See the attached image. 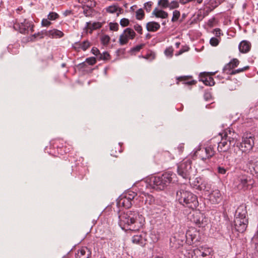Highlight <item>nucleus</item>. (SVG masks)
Here are the masks:
<instances>
[{
    "label": "nucleus",
    "mask_w": 258,
    "mask_h": 258,
    "mask_svg": "<svg viewBox=\"0 0 258 258\" xmlns=\"http://www.w3.org/2000/svg\"><path fill=\"white\" fill-rule=\"evenodd\" d=\"M119 224L122 229L136 231L143 225V222L140 220V215L134 212L122 213L119 215Z\"/></svg>",
    "instance_id": "f257e3e1"
},
{
    "label": "nucleus",
    "mask_w": 258,
    "mask_h": 258,
    "mask_svg": "<svg viewBox=\"0 0 258 258\" xmlns=\"http://www.w3.org/2000/svg\"><path fill=\"white\" fill-rule=\"evenodd\" d=\"M176 199L180 204L192 209L198 205L196 196L185 189H180L176 192Z\"/></svg>",
    "instance_id": "f03ea898"
},
{
    "label": "nucleus",
    "mask_w": 258,
    "mask_h": 258,
    "mask_svg": "<svg viewBox=\"0 0 258 258\" xmlns=\"http://www.w3.org/2000/svg\"><path fill=\"white\" fill-rule=\"evenodd\" d=\"M222 136V140L219 143L218 150L220 152H227L232 145L234 146L236 142L235 134L230 130L226 131Z\"/></svg>",
    "instance_id": "7ed1b4c3"
},
{
    "label": "nucleus",
    "mask_w": 258,
    "mask_h": 258,
    "mask_svg": "<svg viewBox=\"0 0 258 258\" xmlns=\"http://www.w3.org/2000/svg\"><path fill=\"white\" fill-rule=\"evenodd\" d=\"M191 160L188 159L183 161L178 165L177 173L183 178L187 179L195 175V171L191 168Z\"/></svg>",
    "instance_id": "20e7f679"
},
{
    "label": "nucleus",
    "mask_w": 258,
    "mask_h": 258,
    "mask_svg": "<svg viewBox=\"0 0 258 258\" xmlns=\"http://www.w3.org/2000/svg\"><path fill=\"white\" fill-rule=\"evenodd\" d=\"M254 144V136L251 134H247L242 138L241 142L237 147L242 152L247 153L252 149Z\"/></svg>",
    "instance_id": "39448f33"
},
{
    "label": "nucleus",
    "mask_w": 258,
    "mask_h": 258,
    "mask_svg": "<svg viewBox=\"0 0 258 258\" xmlns=\"http://www.w3.org/2000/svg\"><path fill=\"white\" fill-rule=\"evenodd\" d=\"M17 23L15 25L14 27L18 29L21 33L28 34L29 31H34L33 25L27 19L20 17L17 19Z\"/></svg>",
    "instance_id": "423d86ee"
},
{
    "label": "nucleus",
    "mask_w": 258,
    "mask_h": 258,
    "mask_svg": "<svg viewBox=\"0 0 258 258\" xmlns=\"http://www.w3.org/2000/svg\"><path fill=\"white\" fill-rule=\"evenodd\" d=\"M191 258H212L213 250L209 247L200 246L194 250Z\"/></svg>",
    "instance_id": "0eeeda50"
},
{
    "label": "nucleus",
    "mask_w": 258,
    "mask_h": 258,
    "mask_svg": "<svg viewBox=\"0 0 258 258\" xmlns=\"http://www.w3.org/2000/svg\"><path fill=\"white\" fill-rule=\"evenodd\" d=\"M197 156L201 160L205 161L213 157L215 154V151L211 147H206L200 149L196 152Z\"/></svg>",
    "instance_id": "6e6552de"
},
{
    "label": "nucleus",
    "mask_w": 258,
    "mask_h": 258,
    "mask_svg": "<svg viewBox=\"0 0 258 258\" xmlns=\"http://www.w3.org/2000/svg\"><path fill=\"white\" fill-rule=\"evenodd\" d=\"M186 239L190 243H195L201 239V235L199 231L195 228H190L186 233Z\"/></svg>",
    "instance_id": "1a4fd4ad"
},
{
    "label": "nucleus",
    "mask_w": 258,
    "mask_h": 258,
    "mask_svg": "<svg viewBox=\"0 0 258 258\" xmlns=\"http://www.w3.org/2000/svg\"><path fill=\"white\" fill-rule=\"evenodd\" d=\"M136 35L134 31L131 28L125 29L123 32L120 35L119 39V42L120 45H124L128 42L129 39H133Z\"/></svg>",
    "instance_id": "9d476101"
},
{
    "label": "nucleus",
    "mask_w": 258,
    "mask_h": 258,
    "mask_svg": "<svg viewBox=\"0 0 258 258\" xmlns=\"http://www.w3.org/2000/svg\"><path fill=\"white\" fill-rule=\"evenodd\" d=\"M247 222V219L245 217H236L234 221L235 229L239 232H243L246 230Z\"/></svg>",
    "instance_id": "9b49d317"
},
{
    "label": "nucleus",
    "mask_w": 258,
    "mask_h": 258,
    "mask_svg": "<svg viewBox=\"0 0 258 258\" xmlns=\"http://www.w3.org/2000/svg\"><path fill=\"white\" fill-rule=\"evenodd\" d=\"M190 219L197 225L200 226L204 221V214L199 210L193 211L190 213Z\"/></svg>",
    "instance_id": "f8f14e48"
},
{
    "label": "nucleus",
    "mask_w": 258,
    "mask_h": 258,
    "mask_svg": "<svg viewBox=\"0 0 258 258\" xmlns=\"http://www.w3.org/2000/svg\"><path fill=\"white\" fill-rule=\"evenodd\" d=\"M239 183L237 185V189L246 190L250 188L253 184V181L250 179H247L244 176L240 177L238 179Z\"/></svg>",
    "instance_id": "ddd939ff"
},
{
    "label": "nucleus",
    "mask_w": 258,
    "mask_h": 258,
    "mask_svg": "<svg viewBox=\"0 0 258 258\" xmlns=\"http://www.w3.org/2000/svg\"><path fill=\"white\" fill-rule=\"evenodd\" d=\"M215 73L203 72L200 74L202 81L206 85L213 86L214 82L212 76L214 75Z\"/></svg>",
    "instance_id": "4468645a"
},
{
    "label": "nucleus",
    "mask_w": 258,
    "mask_h": 258,
    "mask_svg": "<svg viewBox=\"0 0 258 258\" xmlns=\"http://www.w3.org/2000/svg\"><path fill=\"white\" fill-rule=\"evenodd\" d=\"M136 195L137 194L134 192L129 193L127 195H126L124 198H121L119 202H121V204L123 207L128 208L132 205L131 201L133 200Z\"/></svg>",
    "instance_id": "2eb2a0df"
},
{
    "label": "nucleus",
    "mask_w": 258,
    "mask_h": 258,
    "mask_svg": "<svg viewBox=\"0 0 258 258\" xmlns=\"http://www.w3.org/2000/svg\"><path fill=\"white\" fill-rule=\"evenodd\" d=\"M191 185L195 187L197 189L200 190H205L206 189V183H201L200 184L201 179L199 178H195L193 176H191L188 178Z\"/></svg>",
    "instance_id": "dca6fc26"
},
{
    "label": "nucleus",
    "mask_w": 258,
    "mask_h": 258,
    "mask_svg": "<svg viewBox=\"0 0 258 258\" xmlns=\"http://www.w3.org/2000/svg\"><path fill=\"white\" fill-rule=\"evenodd\" d=\"M144 234L138 232L136 234L133 235L132 241L134 244L143 246L145 244L146 239L143 236Z\"/></svg>",
    "instance_id": "f3484780"
},
{
    "label": "nucleus",
    "mask_w": 258,
    "mask_h": 258,
    "mask_svg": "<svg viewBox=\"0 0 258 258\" xmlns=\"http://www.w3.org/2000/svg\"><path fill=\"white\" fill-rule=\"evenodd\" d=\"M209 200L212 204L218 203L221 200V194L218 189L213 190L209 195Z\"/></svg>",
    "instance_id": "a211bd4d"
},
{
    "label": "nucleus",
    "mask_w": 258,
    "mask_h": 258,
    "mask_svg": "<svg viewBox=\"0 0 258 258\" xmlns=\"http://www.w3.org/2000/svg\"><path fill=\"white\" fill-rule=\"evenodd\" d=\"M45 34V35L52 38H59L62 37L64 35L62 31L56 29L46 31Z\"/></svg>",
    "instance_id": "6ab92c4d"
},
{
    "label": "nucleus",
    "mask_w": 258,
    "mask_h": 258,
    "mask_svg": "<svg viewBox=\"0 0 258 258\" xmlns=\"http://www.w3.org/2000/svg\"><path fill=\"white\" fill-rule=\"evenodd\" d=\"M153 183L154 188L162 190L166 187V185L164 184V182L163 181L162 176L155 177Z\"/></svg>",
    "instance_id": "aec40b11"
},
{
    "label": "nucleus",
    "mask_w": 258,
    "mask_h": 258,
    "mask_svg": "<svg viewBox=\"0 0 258 258\" xmlns=\"http://www.w3.org/2000/svg\"><path fill=\"white\" fill-rule=\"evenodd\" d=\"M90 252L89 249L86 247H82L79 249L76 254V258H89Z\"/></svg>",
    "instance_id": "412c9836"
},
{
    "label": "nucleus",
    "mask_w": 258,
    "mask_h": 258,
    "mask_svg": "<svg viewBox=\"0 0 258 258\" xmlns=\"http://www.w3.org/2000/svg\"><path fill=\"white\" fill-rule=\"evenodd\" d=\"M106 11L111 14L116 13V15L118 16L119 14L123 13V10L117 5H112L106 8Z\"/></svg>",
    "instance_id": "4be33fe9"
},
{
    "label": "nucleus",
    "mask_w": 258,
    "mask_h": 258,
    "mask_svg": "<svg viewBox=\"0 0 258 258\" xmlns=\"http://www.w3.org/2000/svg\"><path fill=\"white\" fill-rule=\"evenodd\" d=\"M160 24L155 22H150L146 25V28L147 30L151 32L156 31L160 28Z\"/></svg>",
    "instance_id": "5701e85b"
},
{
    "label": "nucleus",
    "mask_w": 258,
    "mask_h": 258,
    "mask_svg": "<svg viewBox=\"0 0 258 258\" xmlns=\"http://www.w3.org/2000/svg\"><path fill=\"white\" fill-rule=\"evenodd\" d=\"M239 64V61L236 58L233 59L229 63L227 64L224 68V70L225 72L230 71L232 69L236 67Z\"/></svg>",
    "instance_id": "b1692460"
},
{
    "label": "nucleus",
    "mask_w": 258,
    "mask_h": 258,
    "mask_svg": "<svg viewBox=\"0 0 258 258\" xmlns=\"http://www.w3.org/2000/svg\"><path fill=\"white\" fill-rule=\"evenodd\" d=\"M102 25L99 22L94 23L92 24L87 23V26L85 27L86 32H89L90 33H92L93 30L98 29L101 27Z\"/></svg>",
    "instance_id": "393cba45"
},
{
    "label": "nucleus",
    "mask_w": 258,
    "mask_h": 258,
    "mask_svg": "<svg viewBox=\"0 0 258 258\" xmlns=\"http://www.w3.org/2000/svg\"><path fill=\"white\" fill-rule=\"evenodd\" d=\"M140 197L143 199H145L146 203L148 202L150 205L152 204L155 201V199L152 196L143 191L140 193Z\"/></svg>",
    "instance_id": "a878e982"
},
{
    "label": "nucleus",
    "mask_w": 258,
    "mask_h": 258,
    "mask_svg": "<svg viewBox=\"0 0 258 258\" xmlns=\"http://www.w3.org/2000/svg\"><path fill=\"white\" fill-rule=\"evenodd\" d=\"M153 15H155L157 18H160L162 19L166 18L168 15V13L163 10H159L156 8L152 13Z\"/></svg>",
    "instance_id": "bb28decb"
},
{
    "label": "nucleus",
    "mask_w": 258,
    "mask_h": 258,
    "mask_svg": "<svg viewBox=\"0 0 258 258\" xmlns=\"http://www.w3.org/2000/svg\"><path fill=\"white\" fill-rule=\"evenodd\" d=\"M249 49L250 45L248 42L246 41H243L239 44V49L240 52L245 53L248 51Z\"/></svg>",
    "instance_id": "cd10ccee"
},
{
    "label": "nucleus",
    "mask_w": 258,
    "mask_h": 258,
    "mask_svg": "<svg viewBox=\"0 0 258 258\" xmlns=\"http://www.w3.org/2000/svg\"><path fill=\"white\" fill-rule=\"evenodd\" d=\"M174 175V174L170 173H165L162 175V177L164 182V184H165L166 186L172 182L173 179L172 176Z\"/></svg>",
    "instance_id": "c85d7f7f"
},
{
    "label": "nucleus",
    "mask_w": 258,
    "mask_h": 258,
    "mask_svg": "<svg viewBox=\"0 0 258 258\" xmlns=\"http://www.w3.org/2000/svg\"><path fill=\"white\" fill-rule=\"evenodd\" d=\"M80 2L81 4H82L83 6V8L85 7H86L89 9L93 8L95 6V3L91 1V0H80Z\"/></svg>",
    "instance_id": "c756f323"
},
{
    "label": "nucleus",
    "mask_w": 258,
    "mask_h": 258,
    "mask_svg": "<svg viewBox=\"0 0 258 258\" xmlns=\"http://www.w3.org/2000/svg\"><path fill=\"white\" fill-rule=\"evenodd\" d=\"M251 240L255 245V249L258 254V231L254 235Z\"/></svg>",
    "instance_id": "7c9ffc66"
},
{
    "label": "nucleus",
    "mask_w": 258,
    "mask_h": 258,
    "mask_svg": "<svg viewBox=\"0 0 258 258\" xmlns=\"http://www.w3.org/2000/svg\"><path fill=\"white\" fill-rule=\"evenodd\" d=\"M58 15L55 12L50 13L47 16V18L50 21L55 20L58 18Z\"/></svg>",
    "instance_id": "2f4dec72"
},
{
    "label": "nucleus",
    "mask_w": 258,
    "mask_h": 258,
    "mask_svg": "<svg viewBox=\"0 0 258 258\" xmlns=\"http://www.w3.org/2000/svg\"><path fill=\"white\" fill-rule=\"evenodd\" d=\"M144 12L142 9L138 10L136 12V18L138 20H141L144 17Z\"/></svg>",
    "instance_id": "473e14b6"
},
{
    "label": "nucleus",
    "mask_w": 258,
    "mask_h": 258,
    "mask_svg": "<svg viewBox=\"0 0 258 258\" xmlns=\"http://www.w3.org/2000/svg\"><path fill=\"white\" fill-rule=\"evenodd\" d=\"M180 12L177 10H175L173 13V17L172 18V22H175L177 21L180 17Z\"/></svg>",
    "instance_id": "72a5a7b5"
},
{
    "label": "nucleus",
    "mask_w": 258,
    "mask_h": 258,
    "mask_svg": "<svg viewBox=\"0 0 258 258\" xmlns=\"http://www.w3.org/2000/svg\"><path fill=\"white\" fill-rule=\"evenodd\" d=\"M158 4L162 7L165 8L169 6V2L168 0H160L158 2Z\"/></svg>",
    "instance_id": "f704fd0d"
},
{
    "label": "nucleus",
    "mask_w": 258,
    "mask_h": 258,
    "mask_svg": "<svg viewBox=\"0 0 258 258\" xmlns=\"http://www.w3.org/2000/svg\"><path fill=\"white\" fill-rule=\"evenodd\" d=\"M173 49L172 47H168L165 50V54L166 56L171 57L173 54Z\"/></svg>",
    "instance_id": "c9c22d12"
},
{
    "label": "nucleus",
    "mask_w": 258,
    "mask_h": 258,
    "mask_svg": "<svg viewBox=\"0 0 258 258\" xmlns=\"http://www.w3.org/2000/svg\"><path fill=\"white\" fill-rule=\"evenodd\" d=\"M249 68V67L248 66H246V67H245L242 69H237V70H236L235 71H232L231 72H230L229 73V74H235L236 73H240V72H242L246 70H247ZM227 73H228V72H227Z\"/></svg>",
    "instance_id": "e433bc0d"
},
{
    "label": "nucleus",
    "mask_w": 258,
    "mask_h": 258,
    "mask_svg": "<svg viewBox=\"0 0 258 258\" xmlns=\"http://www.w3.org/2000/svg\"><path fill=\"white\" fill-rule=\"evenodd\" d=\"M252 169L255 173H258V160L252 163L251 170Z\"/></svg>",
    "instance_id": "4c0bfd02"
},
{
    "label": "nucleus",
    "mask_w": 258,
    "mask_h": 258,
    "mask_svg": "<svg viewBox=\"0 0 258 258\" xmlns=\"http://www.w3.org/2000/svg\"><path fill=\"white\" fill-rule=\"evenodd\" d=\"M130 21L127 19L123 18L120 20V24L122 27H125L129 25Z\"/></svg>",
    "instance_id": "58836bf2"
},
{
    "label": "nucleus",
    "mask_w": 258,
    "mask_h": 258,
    "mask_svg": "<svg viewBox=\"0 0 258 258\" xmlns=\"http://www.w3.org/2000/svg\"><path fill=\"white\" fill-rule=\"evenodd\" d=\"M90 46V43L88 41H84L80 44V47L83 50H86Z\"/></svg>",
    "instance_id": "ea45409f"
},
{
    "label": "nucleus",
    "mask_w": 258,
    "mask_h": 258,
    "mask_svg": "<svg viewBox=\"0 0 258 258\" xmlns=\"http://www.w3.org/2000/svg\"><path fill=\"white\" fill-rule=\"evenodd\" d=\"M109 28L111 30L116 31L118 28V25L116 23H110L109 24Z\"/></svg>",
    "instance_id": "a19ab883"
},
{
    "label": "nucleus",
    "mask_w": 258,
    "mask_h": 258,
    "mask_svg": "<svg viewBox=\"0 0 258 258\" xmlns=\"http://www.w3.org/2000/svg\"><path fill=\"white\" fill-rule=\"evenodd\" d=\"M179 6L178 3L177 1H172L170 4H169L168 7L170 9H173L178 8Z\"/></svg>",
    "instance_id": "79ce46f5"
},
{
    "label": "nucleus",
    "mask_w": 258,
    "mask_h": 258,
    "mask_svg": "<svg viewBox=\"0 0 258 258\" xmlns=\"http://www.w3.org/2000/svg\"><path fill=\"white\" fill-rule=\"evenodd\" d=\"M109 57H110V55L107 52H104L103 53L100 54V58L101 59L107 60L109 58Z\"/></svg>",
    "instance_id": "37998d69"
},
{
    "label": "nucleus",
    "mask_w": 258,
    "mask_h": 258,
    "mask_svg": "<svg viewBox=\"0 0 258 258\" xmlns=\"http://www.w3.org/2000/svg\"><path fill=\"white\" fill-rule=\"evenodd\" d=\"M48 19H43L41 21V24L43 26L48 27L50 26L51 23L49 21Z\"/></svg>",
    "instance_id": "c03bdc74"
},
{
    "label": "nucleus",
    "mask_w": 258,
    "mask_h": 258,
    "mask_svg": "<svg viewBox=\"0 0 258 258\" xmlns=\"http://www.w3.org/2000/svg\"><path fill=\"white\" fill-rule=\"evenodd\" d=\"M110 40V37L107 35L103 36L101 38L102 42L104 44H107Z\"/></svg>",
    "instance_id": "a18cd8bd"
},
{
    "label": "nucleus",
    "mask_w": 258,
    "mask_h": 258,
    "mask_svg": "<svg viewBox=\"0 0 258 258\" xmlns=\"http://www.w3.org/2000/svg\"><path fill=\"white\" fill-rule=\"evenodd\" d=\"M218 43L219 41L217 38L213 37L210 39V44L212 45L215 46H217L218 44Z\"/></svg>",
    "instance_id": "49530a36"
},
{
    "label": "nucleus",
    "mask_w": 258,
    "mask_h": 258,
    "mask_svg": "<svg viewBox=\"0 0 258 258\" xmlns=\"http://www.w3.org/2000/svg\"><path fill=\"white\" fill-rule=\"evenodd\" d=\"M86 62L89 64L93 65L95 63L96 59L94 57H90L86 59Z\"/></svg>",
    "instance_id": "de8ad7c7"
},
{
    "label": "nucleus",
    "mask_w": 258,
    "mask_h": 258,
    "mask_svg": "<svg viewBox=\"0 0 258 258\" xmlns=\"http://www.w3.org/2000/svg\"><path fill=\"white\" fill-rule=\"evenodd\" d=\"M135 30L138 33L142 34V27L139 25L136 24L134 26Z\"/></svg>",
    "instance_id": "09e8293b"
},
{
    "label": "nucleus",
    "mask_w": 258,
    "mask_h": 258,
    "mask_svg": "<svg viewBox=\"0 0 258 258\" xmlns=\"http://www.w3.org/2000/svg\"><path fill=\"white\" fill-rule=\"evenodd\" d=\"M218 171L219 173L225 174L226 172V170L223 167H219L218 168Z\"/></svg>",
    "instance_id": "8fccbe9b"
},
{
    "label": "nucleus",
    "mask_w": 258,
    "mask_h": 258,
    "mask_svg": "<svg viewBox=\"0 0 258 258\" xmlns=\"http://www.w3.org/2000/svg\"><path fill=\"white\" fill-rule=\"evenodd\" d=\"M144 46V45L143 44H141V45H137L136 46V47H134L133 49H132V50L134 51H139L142 48L143 46Z\"/></svg>",
    "instance_id": "3c124183"
},
{
    "label": "nucleus",
    "mask_w": 258,
    "mask_h": 258,
    "mask_svg": "<svg viewBox=\"0 0 258 258\" xmlns=\"http://www.w3.org/2000/svg\"><path fill=\"white\" fill-rule=\"evenodd\" d=\"M214 33L217 36H220L221 34V30L219 29H215L214 30Z\"/></svg>",
    "instance_id": "603ef678"
},
{
    "label": "nucleus",
    "mask_w": 258,
    "mask_h": 258,
    "mask_svg": "<svg viewBox=\"0 0 258 258\" xmlns=\"http://www.w3.org/2000/svg\"><path fill=\"white\" fill-rule=\"evenodd\" d=\"M92 52L95 55H97L99 53V50L97 48H95V47H93L92 49Z\"/></svg>",
    "instance_id": "864d4df0"
},
{
    "label": "nucleus",
    "mask_w": 258,
    "mask_h": 258,
    "mask_svg": "<svg viewBox=\"0 0 258 258\" xmlns=\"http://www.w3.org/2000/svg\"><path fill=\"white\" fill-rule=\"evenodd\" d=\"M180 3L182 4H185L189 2H190V0H180Z\"/></svg>",
    "instance_id": "5fc2aeb1"
},
{
    "label": "nucleus",
    "mask_w": 258,
    "mask_h": 258,
    "mask_svg": "<svg viewBox=\"0 0 258 258\" xmlns=\"http://www.w3.org/2000/svg\"><path fill=\"white\" fill-rule=\"evenodd\" d=\"M188 79V77H183L179 78L178 79L179 80L182 81V80H186Z\"/></svg>",
    "instance_id": "6e6d98bb"
},
{
    "label": "nucleus",
    "mask_w": 258,
    "mask_h": 258,
    "mask_svg": "<svg viewBox=\"0 0 258 258\" xmlns=\"http://www.w3.org/2000/svg\"><path fill=\"white\" fill-rule=\"evenodd\" d=\"M196 83V82L194 80L191 81H190V82H187L186 83H185L186 84H188V85H192V84H195Z\"/></svg>",
    "instance_id": "4d7b16f0"
},
{
    "label": "nucleus",
    "mask_w": 258,
    "mask_h": 258,
    "mask_svg": "<svg viewBox=\"0 0 258 258\" xmlns=\"http://www.w3.org/2000/svg\"><path fill=\"white\" fill-rule=\"evenodd\" d=\"M72 14V11H66V16L68 15H70Z\"/></svg>",
    "instance_id": "13d9d810"
},
{
    "label": "nucleus",
    "mask_w": 258,
    "mask_h": 258,
    "mask_svg": "<svg viewBox=\"0 0 258 258\" xmlns=\"http://www.w3.org/2000/svg\"><path fill=\"white\" fill-rule=\"evenodd\" d=\"M158 240V238L156 237L154 239H153V241L154 242H157Z\"/></svg>",
    "instance_id": "bf43d9fd"
},
{
    "label": "nucleus",
    "mask_w": 258,
    "mask_h": 258,
    "mask_svg": "<svg viewBox=\"0 0 258 258\" xmlns=\"http://www.w3.org/2000/svg\"><path fill=\"white\" fill-rule=\"evenodd\" d=\"M179 44H180V43L177 42V43H176V46L177 47H179Z\"/></svg>",
    "instance_id": "052dcab7"
},
{
    "label": "nucleus",
    "mask_w": 258,
    "mask_h": 258,
    "mask_svg": "<svg viewBox=\"0 0 258 258\" xmlns=\"http://www.w3.org/2000/svg\"><path fill=\"white\" fill-rule=\"evenodd\" d=\"M152 258H162V257H159V256H152Z\"/></svg>",
    "instance_id": "680f3d73"
},
{
    "label": "nucleus",
    "mask_w": 258,
    "mask_h": 258,
    "mask_svg": "<svg viewBox=\"0 0 258 258\" xmlns=\"http://www.w3.org/2000/svg\"><path fill=\"white\" fill-rule=\"evenodd\" d=\"M61 66H62V67H64V63H62V64H61Z\"/></svg>",
    "instance_id": "e2e57ef3"
},
{
    "label": "nucleus",
    "mask_w": 258,
    "mask_h": 258,
    "mask_svg": "<svg viewBox=\"0 0 258 258\" xmlns=\"http://www.w3.org/2000/svg\"><path fill=\"white\" fill-rule=\"evenodd\" d=\"M84 12L85 14H87V13L85 12V10L84 11Z\"/></svg>",
    "instance_id": "0e129e2a"
}]
</instances>
